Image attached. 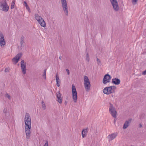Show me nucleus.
Returning <instances> with one entry per match:
<instances>
[{"label": "nucleus", "mask_w": 146, "mask_h": 146, "mask_svg": "<svg viewBox=\"0 0 146 146\" xmlns=\"http://www.w3.org/2000/svg\"><path fill=\"white\" fill-rule=\"evenodd\" d=\"M9 7L6 0H2L0 2V9L5 12L8 11Z\"/></svg>", "instance_id": "obj_1"}, {"label": "nucleus", "mask_w": 146, "mask_h": 146, "mask_svg": "<svg viewBox=\"0 0 146 146\" xmlns=\"http://www.w3.org/2000/svg\"><path fill=\"white\" fill-rule=\"evenodd\" d=\"M84 84L86 92H89L90 90L91 84L89 79L87 76L84 77Z\"/></svg>", "instance_id": "obj_2"}, {"label": "nucleus", "mask_w": 146, "mask_h": 146, "mask_svg": "<svg viewBox=\"0 0 146 146\" xmlns=\"http://www.w3.org/2000/svg\"><path fill=\"white\" fill-rule=\"evenodd\" d=\"M35 18L38 21L40 25L42 27H46V23L44 19L39 15L35 14Z\"/></svg>", "instance_id": "obj_3"}, {"label": "nucleus", "mask_w": 146, "mask_h": 146, "mask_svg": "<svg viewBox=\"0 0 146 146\" xmlns=\"http://www.w3.org/2000/svg\"><path fill=\"white\" fill-rule=\"evenodd\" d=\"M110 106H109V110L110 113L111 115L114 118L116 117L117 112L115 110V108L113 106V104L111 103H110Z\"/></svg>", "instance_id": "obj_4"}, {"label": "nucleus", "mask_w": 146, "mask_h": 146, "mask_svg": "<svg viewBox=\"0 0 146 146\" xmlns=\"http://www.w3.org/2000/svg\"><path fill=\"white\" fill-rule=\"evenodd\" d=\"M61 2L64 12L66 15L68 16V11L66 0H61Z\"/></svg>", "instance_id": "obj_5"}, {"label": "nucleus", "mask_w": 146, "mask_h": 146, "mask_svg": "<svg viewBox=\"0 0 146 146\" xmlns=\"http://www.w3.org/2000/svg\"><path fill=\"white\" fill-rule=\"evenodd\" d=\"M31 118L29 114L28 113H26L25 118V126L31 125Z\"/></svg>", "instance_id": "obj_6"}, {"label": "nucleus", "mask_w": 146, "mask_h": 146, "mask_svg": "<svg viewBox=\"0 0 146 146\" xmlns=\"http://www.w3.org/2000/svg\"><path fill=\"white\" fill-rule=\"evenodd\" d=\"M72 93L73 101L76 103L77 99V93L75 87L73 84L72 85Z\"/></svg>", "instance_id": "obj_7"}, {"label": "nucleus", "mask_w": 146, "mask_h": 146, "mask_svg": "<svg viewBox=\"0 0 146 146\" xmlns=\"http://www.w3.org/2000/svg\"><path fill=\"white\" fill-rule=\"evenodd\" d=\"M113 7V9L115 11H118L119 9L118 3L116 0H110Z\"/></svg>", "instance_id": "obj_8"}, {"label": "nucleus", "mask_w": 146, "mask_h": 146, "mask_svg": "<svg viewBox=\"0 0 146 146\" xmlns=\"http://www.w3.org/2000/svg\"><path fill=\"white\" fill-rule=\"evenodd\" d=\"M31 125L25 126V132L26 135V137L27 139L30 138L31 132L30 130L31 129Z\"/></svg>", "instance_id": "obj_9"}, {"label": "nucleus", "mask_w": 146, "mask_h": 146, "mask_svg": "<svg viewBox=\"0 0 146 146\" xmlns=\"http://www.w3.org/2000/svg\"><path fill=\"white\" fill-rule=\"evenodd\" d=\"M111 78V76L109 74H107L105 75L103 79V83L104 84H106L108 83L109 82Z\"/></svg>", "instance_id": "obj_10"}, {"label": "nucleus", "mask_w": 146, "mask_h": 146, "mask_svg": "<svg viewBox=\"0 0 146 146\" xmlns=\"http://www.w3.org/2000/svg\"><path fill=\"white\" fill-rule=\"evenodd\" d=\"M5 40L3 35L1 33H0V44L1 47H3L5 45Z\"/></svg>", "instance_id": "obj_11"}, {"label": "nucleus", "mask_w": 146, "mask_h": 146, "mask_svg": "<svg viewBox=\"0 0 146 146\" xmlns=\"http://www.w3.org/2000/svg\"><path fill=\"white\" fill-rule=\"evenodd\" d=\"M21 65L22 72L24 74H25L26 73V62H25L23 60H22L21 61Z\"/></svg>", "instance_id": "obj_12"}, {"label": "nucleus", "mask_w": 146, "mask_h": 146, "mask_svg": "<svg viewBox=\"0 0 146 146\" xmlns=\"http://www.w3.org/2000/svg\"><path fill=\"white\" fill-rule=\"evenodd\" d=\"M23 55L22 53L21 52L18 54L14 58L12 59L13 62H15V64L17 63L20 58H21Z\"/></svg>", "instance_id": "obj_13"}, {"label": "nucleus", "mask_w": 146, "mask_h": 146, "mask_svg": "<svg viewBox=\"0 0 146 146\" xmlns=\"http://www.w3.org/2000/svg\"><path fill=\"white\" fill-rule=\"evenodd\" d=\"M104 93L106 94H109L113 93L111 88L110 86L105 88L103 90Z\"/></svg>", "instance_id": "obj_14"}, {"label": "nucleus", "mask_w": 146, "mask_h": 146, "mask_svg": "<svg viewBox=\"0 0 146 146\" xmlns=\"http://www.w3.org/2000/svg\"><path fill=\"white\" fill-rule=\"evenodd\" d=\"M132 120L131 119H129L128 120L126 121L123 124V128L125 129L127 128L129 125Z\"/></svg>", "instance_id": "obj_15"}, {"label": "nucleus", "mask_w": 146, "mask_h": 146, "mask_svg": "<svg viewBox=\"0 0 146 146\" xmlns=\"http://www.w3.org/2000/svg\"><path fill=\"white\" fill-rule=\"evenodd\" d=\"M56 97L58 99V102L60 104H62V98L61 97V94L59 92L57 93Z\"/></svg>", "instance_id": "obj_16"}, {"label": "nucleus", "mask_w": 146, "mask_h": 146, "mask_svg": "<svg viewBox=\"0 0 146 146\" xmlns=\"http://www.w3.org/2000/svg\"><path fill=\"white\" fill-rule=\"evenodd\" d=\"M117 135L115 133H112L109 135L108 136V138L109 141H112L116 137Z\"/></svg>", "instance_id": "obj_17"}, {"label": "nucleus", "mask_w": 146, "mask_h": 146, "mask_svg": "<svg viewBox=\"0 0 146 146\" xmlns=\"http://www.w3.org/2000/svg\"><path fill=\"white\" fill-rule=\"evenodd\" d=\"M88 130L89 129L88 127H87L83 130L82 132V135L83 138H84L86 137L87 134Z\"/></svg>", "instance_id": "obj_18"}, {"label": "nucleus", "mask_w": 146, "mask_h": 146, "mask_svg": "<svg viewBox=\"0 0 146 146\" xmlns=\"http://www.w3.org/2000/svg\"><path fill=\"white\" fill-rule=\"evenodd\" d=\"M120 80L117 78H115L112 80V82L115 85H119L120 84Z\"/></svg>", "instance_id": "obj_19"}, {"label": "nucleus", "mask_w": 146, "mask_h": 146, "mask_svg": "<svg viewBox=\"0 0 146 146\" xmlns=\"http://www.w3.org/2000/svg\"><path fill=\"white\" fill-rule=\"evenodd\" d=\"M3 113L5 114V115L6 117H8L9 115V113L7 111V109L6 108H5L3 110Z\"/></svg>", "instance_id": "obj_20"}, {"label": "nucleus", "mask_w": 146, "mask_h": 146, "mask_svg": "<svg viewBox=\"0 0 146 146\" xmlns=\"http://www.w3.org/2000/svg\"><path fill=\"white\" fill-rule=\"evenodd\" d=\"M24 37L23 36H21V38L20 44H21V49L22 48V45L24 43Z\"/></svg>", "instance_id": "obj_21"}, {"label": "nucleus", "mask_w": 146, "mask_h": 146, "mask_svg": "<svg viewBox=\"0 0 146 146\" xmlns=\"http://www.w3.org/2000/svg\"><path fill=\"white\" fill-rule=\"evenodd\" d=\"M24 3L25 4V5L26 7V9H28V10L29 12H30L31 11H30V9L29 8V7L26 2L25 1H24Z\"/></svg>", "instance_id": "obj_22"}, {"label": "nucleus", "mask_w": 146, "mask_h": 146, "mask_svg": "<svg viewBox=\"0 0 146 146\" xmlns=\"http://www.w3.org/2000/svg\"><path fill=\"white\" fill-rule=\"evenodd\" d=\"M86 61H87L88 62L89 61V60H90V58L89 57V54L88 52H86Z\"/></svg>", "instance_id": "obj_23"}, {"label": "nucleus", "mask_w": 146, "mask_h": 146, "mask_svg": "<svg viewBox=\"0 0 146 146\" xmlns=\"http://www.w3.org/2000/svg\"><path fill=\"white\" fill-rule=\"evenodd\" d=\"M41 104L42 108L44 110H45L46 107L44 102L43 101H42L41 102Z\"/></svg>", "instance_id": "obj_24"}, {"label": "nucleus", "mask_w": 146, "mask_h": 146, "mask_svg": "<svg viewBox=\"0 0 146 146\" xmlns=\"http://www.w3.org/2000/svg\"><path fill=\"white\" fill-rule=\"evenodd\" d=\"M15 1H13L11 3V9H13L15 7Z\"/></svg>", "instance_id": "obj_25"}, {"label": "nucleus", "mask_w": 146, "mask_h": 146, "mask_svg": "<svg viewBox=\"0 0 146 146\" xmlns=\"http://www.w3.org/2000/svg\"><path fill=\"white\" fill-rule=\"evenodd\" d=\"M46 69L44 70V72L42 74V77L45 80L46 79Z\"/></svg>", "instance_id": "obj_26"}, {"label": "nucleus", "mask_w": 146, "mask_h": 146, "mask_svg": "<svg viewBox=\"0 0 146 146\" xmlns=\"http://www.w3.org/2000/svg\"><path fill=\"white\" fill-rule=\"evenodd\" d=\"M97 61V62L98 63V65H101V61L100 59H99L98 58H96Z\"/></svg>", "instance_id": "obj_27"}, {"label": "nucleus", "mask_w": 146, "mask_h": 146, "mask_svg": "<svg viewBox=\"0 0 146 146\" xmlns=\"http://www.w3.org/2000/svg\"><path fill=\"white\" fill-rule=\"evenodd\" d=\"M5 97L8 98L9 99H11V96L9 95L8 93H6L5 94Z\"/></svg>", "instance_id": "obj_28"}, {"label": "nucleus", "mask_w": 146, "mask_h": 146, "mask_svg": "<svg viewBox=\"0 0 146 146\" xmlns=\"http://www.w3.org/2000/svg\"><path fill=\"white\" fill-rule=\"evenodd\" d=\"M138 0H132V3L133 5L136 4Z\"/></svg>", "instance_id": "obj_29"}, {"label": "nucleus", "mask_w": 146, "mask_h": 146, "mask_svg": "<svg viewBox=\"0 0 146 146\" xmlns=\"http://www.w3.org/2000/svg\"><path fill=\"white\" fill-rule=\"evenodd\" d=\"M110 87H111V88L112 91H113V92H114V90L116 89V87L115 86H110Z\"/></svg>", "instance_id": "obj_30"}, {"label": "nucleus", "mask_w": 146, "mask_h": 146, "mask_svg": "<svg viewBox=\"0 0 146 146\" xmlns=\"http://www.w3.org/2000/svg\"><path fill=\"white\" fill-rule=\"evenodd\" d=\"M56 81H58V80H59V78L58 76V74L57 73L56 76Z\"/></svg>", "instance_id": "obj_31"}, {"label": "nucleus", "mask_w": 146, "mask_h": 146, "mask_svg": "<svg viewBox=\"0 0 146 146\" xmlns=\"http://www.w3.org/2000/svg\"><path fill=\"white\" fill-rule=\"evenodd\" d=\"M56 85L58 87H59L60 86V82L59 81H56Z\"/></svg>", "instance_id": "obj_32"}, {"label": "nucleus", "mask_w": 146, "mask_h": 146, "mask_svg": "<svg viewBox=\"0 0 146 146\" xmlns=\"http://www.w3.org/2000/svg\"><path fill=\"white\" fill-rule=\"evenodd\" d=\"M9 71V68H6L5 70V72H8Z\"/></svg>", "instance_id": "obj_33"}, {"label": "nucleus", "mask_w": 146, "mask_h": 146, "mask_svg": "<svg viewBox=\"0 0 146 146\" xmlns=\"http://www.w3.org/2000/svg\"><path fill=\"white\" fill-rule=\"evenodd\" d=\"M44 146H48V142L47 141H46V143L44 145Z\"/></svg>", "instance_id": "obj_34"}, {"label": "nucleus", "mask_w": 146, "mask_h": 146, "mask_svg": "<svg viewBox=\"0 0 146 146\" xmlns=\"http://www.w3.org/2000/svg\"><path fill=\"white\" fill-rule=\"evenodd\" d=\"M66 71L68 75H69L70 74V72L69 70H68V69H66Z\"/></svg>", "instance_id": "obj_35"}, {"label": "nucleus", "mask_w": 146, "mask_h": 146, "mask_svg": "<svg viewBox=\"0 0 146 146\" xmlns=\"http://www.w3.org/2000/svg\"><path fill=\"white\" fill-rule=\"evenodd\" d=\"M142 74L144 75L146 74V70L143 72Z\"/></svg>", "instance_id": "obj_36"}, {"label": "nucleus", "mask_w": 146, "mask_h": 146, "mask_svg": "<svg viewBox=\"0 0 146 146\" xmlns=\"http://www.w3.org/2000/svg\"><path fill=\"white\" fill-rule=\"evenodd\" d=\"M67 101H66L65 102H64V104L66 106V105H67Z\"/></svg>", "instance_id": "obj_37"}, {"label": "nucleus", "mask_w": 146, "mask_h": 146, "mask_svg": "<svg viewBox=\"0 0 146 146\" xmlns=\"http://www.w3.org/2000/svg\"><path fill=\"white\" fill-rule=\"evenodd\" d=\"M139 126L140 127H142V125L141 124H140L139 125Z\"/></svg>", "instance_id": "obj_38"}, {"label": "nucleus", "mask_w": 146, "mask_h": 146, "mask_svg": "<svg viewBox=\"0 0 146 146\" xmlns=\"http://www.w3.org/2000/svg\"><path fill=\"white\" fill-rule=\"evenodd\" d=\"M62 58V56H60L59 57V59H60L61 60H62V59H61V58Z\"/></svg>", "instance_id": "obj_39"}, {"label": "nucleus", "mask_w": 146, "mask_h": 146, "mask_svg": "<svg viewBox=\"0 0 146 146\" xmlns=\"http://www.w3.org/2000/svg\"><path fill=\"white\" fill-rule=\"evenodd\" d=\"M115 121H116V120L115 119H114V123L115 124Z\"/></svg>", "instance_id": "obj_40"}]
</instances>
